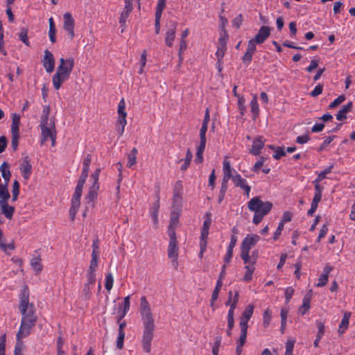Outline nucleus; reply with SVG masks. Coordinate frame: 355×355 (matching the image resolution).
<instances>
[{
    "label": "nucleus",
    "instance_id": "1",
    "mask_svg": "<svg viewBox=\"0 0 355 355\" xmlns=\"http://www.w3.org/2000/svg\"><path fill=\"white\" fill-rule=\"evenodd\" d=\"M19 308L21 313V320L16 337L17 340L20 341L31 334V329L35 327L37 320L35 306L29 302V292L26 287L21 291Z\"/></svg>",
    "mask_w": 355,
    "mask_h": 355
},
{
    "label": "nucleus",
    "instance_id": "2",
    "mask_svg": "<svg viewBox=\"0 0 355 355\" xmlns=\"http://www.w3.org/2000/svg\"><path fill=\"white\" fill-rule=\"evenodd\" d=\"M139 313L143 324L141 347L146 353L150 354L151 352L155 324L150 305L145 296H142L140 299Z\"/></svg>",
    "mask_w": 355,
    "mask_h": 355
},
{
    "label": "nucleus",
    "instance_id": "3",
    "mask_svg": "<svg viewBox=\"0 0 355 355\" xmlns=\"http://www.w3.org/2000/svg\"><path fill=\"white\" fill-rule=\"evenodd\" d=\"M60 64L58 67L56 73L53 75L52 82L55 89H59L63 82L68 80L69 75L73 68L74 62L73 59H60Z\"/></svg>",
    "mask_w": 355,
    "mask_h": 355
},
{
    "label": "nucleus",
    "instance_id": "4",
    "mask_svg": "<svg viewBox=\"0 0 355 355\" xmlns=\"http://www.w3.org/2000/svg\"><path fill=\"white\" fill-rule=\"evenodd\" d=\"M101 168H96L94 173L90 175V180L92 182V185L89 188L88 193L85 197L86 202L87 205L94 206V202L97 198L98 191L99 189V175Z\"/></svg>",
    "mask_w": 355,
    "mask_h": 355
},
{
    "label": "nucleus",
    "instance_id": "5",
    "mask_svg": "<svg viewBox=\"0 0 355 355\" xmlns=\"http://www.w3.org/2000/svg\"><path fill=\"white\" fill-rule=\"evenodd\" d=\"M248 207L251 211L268 214L272 207V204L268 201H262L259 197H254L248 202Z\"/></svg>",
    "mask_w": 355,
    "mask_h": 355
},
{
    "label": "nucleus",
    "instance_id": "6",
    "mask_svg": "<svg viewBox=\"0 0 355 355\" xmlns=\"http://www.w3.org/2000/svg\"><path fill=\"white\" fill-rule=\"evenodd\" d=\"M40 126L42 130L41 143L44 144L50 139L52 146H54L56 138L54 122L53 121H50L49 123H40Z\"/></svg>",
    "mask_w": 355,
    "mask_h": 355
},
{
    "label": "nucleus",
    "instance_id": "7",
    "mask_svg": "<svg viewBox=\"0 0 355 355\" xmlns=\"http://www.w3.org/2000/svg\"><path fill=\"white\" fill-rule=\"evenodd\" d=\"M125 100H124V98H121L118 105V109H117L119 117H118L117 124H116V131H117L118 134L119 135V136H121L123 134L124 130H125V126L127 124V121H126L127 113L125 111Z\"/></svg>",
    "mask_w": 355,
    "mask_h": 355
},
{
    "label": "nucleus",
    "instance_id": "8",
    "mask_svg": "<svg viewBox=\"0 0 355 355\" xmlns=\"http://www.w3.org/2000/svg\"><path fill=\"white\" fill-rule=\"evenodd\" d=\"M183 186L181 181L176 182L173 189L172 211L179 213L182 202Z\"/></svg>",
    "mask_w": 355,
    "mask_h": 355
},
{
    "label": "nucleus",
    "instance_id": "9",
    "mask_svg": "<svg viewBox=\"0 0 355 355\" xmlns=\"http://www.w3.org/2000/svg\"><path fill=\"white\" fill-rule=\"evenodd\" d=\"M170 241L168 246V257L171 259L174 266L178 267V241L175 232L171 231L170 236Z\"/></svg>",
    "mask_w": 355,
    "mask_h": 355
},
{
    "label": "nucleus",
    "instance_id": "10",
    "mask_svg": "<svg viewBox=\"0 0 355 355\" xmlns=\"http://www.w3.org/2000/svg\"><path fill=\"white\" fill-rule=\"evenodd\" d=\"M178 23L175 21L170 20L166 24L167 31L165 34V43L171 47L173 46V42L175 38V33Z\"/></svg>",
    "mask_w": 355,
    "mask_h": 355
},
{
    "label": "nucleus",
    "instance_id": "11",
    "mask_svg": "<svg viewBox=\"0 0 355 355\" xmlns=\"http://www.w3.org/2000/svg\"><path fill=\"white\" fill-rule=\"evenodd\" d=\"M259 240L260 237L257 234H248L241 243V252H250Z\"/></svg>",
    "mask_w": 355,
    "mask_h": 355
},
{
    "label": "nucleus",
    "instance_id": "12",
    "mask_svg": "<svg viewBox=\"0 0 355 355\" xmlns=\"http://www.w3.org/2000/svg\"><path fill=\"white\" fill-rule=\"evenodd\" d=\"M19 169L25 180L30 178L32 173V165L31 164V158L28 155L22 157L19 164Z\"/></svg>",
    "mask_w": 355,
    "mask_h": 355
},
{
    "label": "nucleus",
    "instance_id": "13",
    "mask_svg": "<svg viewBox=\"0 0 355 355\" xmlns=\"http://www.w3.org/2000/svg\"><path fill=\"white\" fill-rule=\"evenodd\" d=\"M63 19H64L63 28H64V31H66L68 33L70 38L73 39L75 35V34H74L75 21H74V19H73L71 14L69 12H65L63 15Z\"/></svg>",
    "mask_w": 355,
    "mask_h": 355
},
{
    "label": "nucleus",
    "instance_id": "14",
    "mask_svg": "<svg viewBox=\"0 0 355 355\" xmlns=\"http://www.w3.org/2000/svg\"><path fill=\"white\" fill-rule=\"evenodd\" d=\"M257 42L254 41L252 39L250 40L248 42L247 51L243 55L242 58V61L243 63L250 64L252 61V55L257 51Z\"/></svg>",
    "mask_w": 355,
    "mask_h": 355
},
{
    "label": "nucleus",
    "instance_id": "15",
    "mask_svg": "<svg viewBox=\"0 0 355 355\" xmlns=\"http://www.w3.org/2000/svg\"><path fill=\"white\" fill-rule=\"evenodd\" d=\"M43 66L47 73H51L55 67V60L53 54L48 50L44 51V56L42 60Z\"/></svg>",
    "mask_w": 355,
    "mask_h": 355
},
{
    "label": "nucleus",
    "instance_id": "16",
    "mask_svg": "<svg viewBox=\"0 0 355 355\" xmlns=\"http://www.w3.org/2000/svg\"><path fill=\"white\" fill-rule=\"evenodd\" d=\"M223 181L228 182L230 179L233 181L235 171L232 168L230 162L225 158L223 163Z\"/></svg>",
    "mask_w": 355,
    "mask_h": 355
},
{
    "label": "nucleus",
    "instance_id": "17",
    "mask_svg": "<svg viewBox=\"0 0 355 355\" xmlns=\"http://www.w3.org/2000/svg\"><path fill=\"white\" fill-rule=\"evenodd\" d=\"M270 28L268 26H263L259 30L258 33L252 39L257 44H263L270 35Z\"/></svg>",
    "mask_w": 355,
    "mask_h": 355
},
{
    "label": "nucleus",
    "instance_id": "18",
    "mask_svg": "<svg viewBox=\"0 0 355 355\" xmlns=\"http://www.w3.org/2000/svg\"><path fill=\"white\" fill-rule=\"evenodd\" d=\"M130 296L128 295L123 299V302L119 306L117 311V322L120 321L125 316L130 307Z\"/></svg>",
    "mask_w": 355,
    "mask_h": 355
},
{
    "label": "nucleus",
    "instance_id": "19",
    "mask_svg": "<svg viewBox=\"0 0 355 355\" xmlns=\"http://www.w3.org/2000/svg\"><path fill=\"white\" fill-rule=\"evenodd\" d=\"M253 311H254V306L252 304H249L247 306V307L243 312L242 315L240 318V322H239L240 327H248V322L252 315Z\"/></svg>",
    "mask_w": 355,
    "mask_h": 355
},
{
    "label": "nucleus",
    "instance_id": "20",
    "mask_svg": "<svg viewBox=\"0 0 355 355\" xmlns=\"http://www.w3.org/2000/svg\"><path fill=\"white\" fill-rule=\"evenodd\" d=\"M1 213L8 218L11 219L15 212V207L9 205L8 201L0 202Z\"/></svg>",
    "mask_w": 355,
    "mask_h": 355
},
{
    "label": "nucleus",
    "instance_id": "21",
    "mask_svg": "<svg viewBox=\"0 0 355 355\" xmlns=\"http://www.w3.org/2000/svg\"><path fill=\"white\" fill-rule=\"evenodd\" d=\"M264 146V141L261 137H257L254 141L250 152L253 155H257L259 154L261 149Z\"/></svg>",
    "mask_w": 355,
    "mask_h": 355
},
{
    "label": "nucleus",
    "instance_id": "22",
    "mask_svg": "<svg viewBox=\"0 0 355 355\" xmlns=\"http://www.w3.org/2000/svg\"><path fill=\"white\" fill-rule=\"evenodd\" d=\"M332 270V267L329 265L325 266L324 268V273L320 275L318 279V282L316 284L318 287H322L325 286L328 282L329 274Z\"/></svg>",
    "mask_w": 355,
    "mask_h": 355
},
{
    "label": "nucleus",
    "instance_id": "23",
    "mask_svg": "<svg viewBox=\"0 0 355 355\" xmlns=\"http://www.w3.org/2000/svg\"><path fill=\"white\" fill-rule=\"evenodd\" d=\"M132 10V6L125 5L124 8L121 13V17L119 19V24H121V27L122 28L121 32L124 31L126 19L129 17V15L130 14Z\"/></svg>",
    "mask_w": 355,
    "mask_h": 355
},
{
    "label": "nucleus",
    "instance_id": "24",
    "mask_svg": "<svg viewBox=\"0 0 355 355\" xmlns=\"http://www.w3.org/2000/svg\"><path fill=\"white\" fill-rule=\"evenodd\" d=\"M0 171L1 173L2 178L5 181L4 184L8 185V182L11 178V173L9 170V164L8 162H3V164L0 166Z\"/></svg>",
    "mask_w": 355,
    "mask_h": 355
},
{
    "label": "nucleus",
    "instance_id": "25",
    "mask_svg": "<svg viewBox=\"0 0 355 355\" xmlns=\"http://www.w3.org/2000/svg\"><path fill=\"white\" fill-rule=\"evenodd\" d=\"M211 223L210 217L207 218L203 223V227L201 231L200 241V242H207V236L209 234V229Z\"/></svg>",
    "mask_w": 355,
    "mask_h": 355
},
{
    "label": "nucleus",
    "instance_id": "26",
    "mask_svg": "<svg viewBox=\"0 0 355 355\" xmlns=\"http://www.w3.org/2000/svg\"><path fill=\"white\" fill-rule=\"evenodd\" d=\"M352 109V103L349 102L347 104L344 105L342 109L336 114V119L338 121H343L346 119L347 113L349 112Z\"/></svg>",
    "mask_w": 355,
    "mask_h": 355
},
{
    "label": "nucleus",
    "instance_id": "27",
    "mask_svg": "<svg viewBox=\"0 0 355 355\" xmlns=\"http://www.w3.org/2000/svg\"><path fill=\"white\" fill-rule=\"evenodd\" d=\"M350 316L351 313L349 312H345L344 313V316L341 320V322L338 328V333L340 334H343L345 332V331L347 329Z\"/></svg>",
    "mask_w": 355,
    "mask_h": 355
},
{
    "label": "nucleus",
    "instance_id": "28",
    "mask_svg": "<svg viewBox=\"0 0 355 355\" xmlns=\"http://www.w3.org/2000/svg\"><path fill=\"white\" fill-rule=\"evenodd\" d=\"M20 116L17 114H13L12 116L11 132L19 133Z\"/></svg>",
    "mask_w": 355,
    "mask_h": 355
},
{
    "label": "nucleus",
    "instance_id": "29",
    "mask_svg": "<svg viewBox=\"0 0 355 355\" xmlns=\"http://www.w3.org/2000/svg\"><path fill=\"white\" fill-rule=\"evenodd\" d=\"M31 265L33 270L37 274L42 270V264L40 256L33 257L31 260Z\"/></svg>",
    "mask_w": 355,
    "mask_h": 355
},
{
    "label": "nucleus",
    "instance_id": "30",
    "mask_svg": "<svg viewBox=\"0 0 355 355\" xmlns=\"http://www.w3.org/2000/svg\"><path fill=\"white\" fill-rule=\"evenodd\" d=\"M10 198L8 189V184H3L0 185V202L8 201Z\"/></svg>",
    "mask_w": 355,
    "mask_h": 355
},
{
    "label": "nucleus",
    "instance_id": "31",
    "mask_svg": "<svg viewBox=\"0 0 355 355\" xmlns=\"http://www.w3.org/2000/svg\"><path fill=\"white\" fill-rule=\"evenodd\" d=\"M232 182L236 187H240L241 189H243L248 185L246 180L243 178L237 172H235Z\"/></svg>",
    "mask_w": 355,
    "mask_h": 355
},
{
    "label": "nucleus",
    "instance_id": "32",
    "mask_svg": "<svg viewBox=\"0 0 355 355\" xmlns=\"http://www.w3.org/2000/svg\"><path fill=\"white\" fill-rule=\"evenodd\" d=\"M178 214L179 213L177 212L173 213V211H172L171 221L168 230V236H170L171 231L173 232H175V229L178 223Z\"/></svg>",
    "mask_w": 355,
    "mask_h": 355
},
{
    "label": "nucleus",
    "instance_id": "33",
    "mask_svg": "<svg viewBox=\"0 0 355 355\" xmlns=\"http://www.w3.org/2000/svg\"><path fill=\"white\" fill-rule=\"evenodd\" d=\"M241 257L245 263L253 266L257 261V257H250V252H241Z\"/></svg>",
    "mask_w": 355,
    "mask_h": 355
},
{
    "label": "nucleus",
    "instance_id": "34",
    "mask_svg": "<svg viewBox=\"0 0 355 355\" xmlns=\"http://www.w3.org/2000/svg\"><path fill=\"white\" fill-rule=\"evenodd\" d=\"M80 202L76 199H71V206L69 209V214L72 220H74L76 213L79 209Z\"/></svg>",
    "mask_w": 355,
    "mask_h": 355
},
{
    "label": "nucleus",
    "instance_id": "35",
    "mask_svg": "<svg viewBox=\"0 0 355 355\" xmlns=\"http://www.w3.org/2000/svg\"><path fill=\"white\" fill-rule=\"evenodd\" d=\"M223 286V282L220 280H217L216 287L212 293L211 295V306H214V302L218 299L219 292L221 289V287Z\"/></svg>",
    "mask_w": 355,
    "mask_h": 355
},
{
    "label": "nucleus",
    "instance_id": "36",
    "mask_svg": "<svg viewBox=\"0 0 355 355\" xmlns=\"http://www.w3.org/2000/svg\"><path fill=\"white\" fill-rule=\"evenodd\" d=\"M310 309V297L305 296L303 298L302 306L298 309V313L301 315H304Z\"/></svg>",
    "mask_w": 355,
    "mask_h": 355
},
{
    "label": "nucleus",
    "instance_id": "37",
    "mask_svg": "<svg viewBox=\"0 0 355 355\" xmlns=\"http://www.w3.org/2000/svg\"><path fill=\"white\" fill-rule=\"evenodd\" d=\"M137 150L136 148H133L131 152L128 155L127 166L131 167L136 164Z\"/></svg>",
    "mask_w": 355,
    "mask_h": 355
},
{
    "label": "nucleus",
    "instance_id": "38",
    "mask_svg": "<svg viewBox=\"0 0 355 355\" xmlns=\"http://www.w3.org/2000/svg\"><path fill=\"white\" fill-rule=\"evenodd\" d=\"M250 107H251V112L253 114V118L255 119L258 115L259 112V104L257 102V97L256 96H254L252 100L250 102Z\"/></svg>",
    "mask_w": 355,
    "mask_h": 355
},
{
    "label": "nucleus",
    "instance_id": "39",
    "mask_svg": "<svg viewBox=\"0 0 355 355\" xmlns=\"http://www.w3.org/2000/svg\"><path fill=\"white\" fill-rule=\"evenodd\" d=\"M206 144L200 143L197 148L196 157L195 161L198 163H201L203 161L202 154L205 149Z\"/></svg>",
    "mask_w": 355,
    "mask_h": 355
},
{
    "label": "nucleus",
    "instance_id": "40",
    "mask_svg": "<svg viewBox=\"0 0 355 355\" xmlns=\"http://www.w3.org/2000/svg\"><path fill=\"white\" fill-rule=\"evenodd\" d=\"M245 272L243 277V280L245 282H250L252 279V274L254 270V268L251 265H247L245 266Z\"/></svg>",
    "mask_w": 355,
    "mask_h": 355
},
{
    "label": "nucleus",
    "instance_id": "41",
    "mask_svg": "<svg viewBox=\"0 0 355 355\" xmlns=\"http://www.w3.org/2000/svg\"><path fill=\"white\" fill-rule=\"evenodd\" d=\"M239 292L236 291L234 295V300H233L232 302L229 304L230 307L228 311L227 315H234V310L236 307V304L239 302Z\"/></svg>",
    "mask_w": 355,
    "mask_h": 355
},
{
    "label": "nucleus",
    "instance_id": "42",
    "mask_svg": "<svg viewBox=\"0 0 355 355\" xmlns=\"http://www.w3.org/2000/svg\"><path fill=\"white\" fill-rule=\"evenodd\" d=\"M240 329H241V335H240L239 339L237 342V345H239V347H243L246 341L248 327H240Z\"/></svg>",
    "mask_w": 355,
    "mask_h": 355
},
{
    "label": "nucleus",
    "instance_id": "43",
    "mask_svg": "<svg viewBox=\"0 0 355 355\" xmlns=\"http://www.w3.org/2000/svg\"><path fill=\"white\" fill-rule=\"evenodd\" d=\"M192 157H193L192 153L191 152L190 149H188L187 151L186 157L184 159V163L182 164V165L180 167V169L182 171H185L189 167V166L190 165L191 161L192 159Z\"/></svg>",
    "mask_w": 355,
    "mask_h": 355
},
{
    "label": "nucleus",
    "instance_id": "44",
    "mask_svg": "<svg viewBox=\"0 0 355 355\" xmlns=\"http://www.w3.org/2000/svg\"><path fill=\"white\" fill-rule=\"evenodd\" d=\"M333 167V165H331L323 171H321L318 174V177L315 178V180L313 181V182H320L324 178H326V175L331 172Z\"/></svg>",
    "mask_w": 355,
    "mask_h": 355
},
{
    "label": "nucleus",
    "instance_id": "45",
    "mask_svg": "<svg viewBox=\"0 0 355 355\" xmlns=\"http://www.w3.org/2000/svg\"><path fill=\"white\" fill-rule=\"evenodd\" d=\"M84 183H81L78 182V184L76 187L74 193L73 195L72 199H76L78 200H80V197L83 192V189L84 187Z\"/></svg>",
    "mask_w": 355,
    "mask_h": 355
},
{
    "label": "nucleus",
    "instance_id": "46",
    "mask_svg": "<svg viewBox=\"0 0 355 355\" xmlns=\"http://www.w3.org/2000/svg\"><path fill=\"white\" fill-rule=\"evenodd\" d=\"M227 49V46L222 45H218L217 51L216 53V55L218 58V63L220 65L222 62V59L224 57L225 52Z\"/></svg>",
    "mask_w": 355,
    "mask_h": 355
},
{
    "label": "nucleus",
    "instance_id": "47",
    "mask_svg": "<svg viewBox=\"0 0 355 355\" xmlns=\"http://www.w3.org/2000/svg\"><path fill=\"white\" fill-rule=\"evenodd\" d=\"M159 203L158 202L153 204L152 208L150 209V216L153 218V221L155 223H157L158 221V211H159Z\"/></svg>",
    "mask_w": 355,
    "mask_h": 355
},
{
    "label": "nucleus",
    "instance_id": "48",
    "mask_svg": "<svg viewBox=\"0 0 355 355\" xmlns=\"http://www.w3.org/2000/svg\"><path fill=\"white\" fill-rule=\"evenodd\" d=\"M19 183L17 180H15L12 189V200L16 201L19 193Z\"/></svg>",
    "mask_w": 355,
    "mask_h": 355
},
{
    "label": "nucleus",
    "instance_id": "49",
    "mask_svg": "<svg viewBox=\"0 0 355 355\" xmlns=\"http://www.w3.org/2000/svg\"><path fill=\"white\" fill-rule=\"evenodd\" d=\"M89 165H83V169H82V173H81V175L80 176V178L78 180V182H81V183H85L86 182V180L87 178V176H88V173H89Z\"/></svg>",
    "mask_w": 355,
    "mask_h": 355
},
{
    "label": "nucleus",
    "instance_id": "50",
    "mask_svg": "<svg viewBox=\"0 0 355 355\" xmlns=\"http://www.w3.org/2000/svg\"><path fill=\"white\" fill-rule=\"evenodd\" d=\"M28 31L25 28H22L19 33V40L24 43L26 46H29V42L28 39Z\"/></svg>",
    "mask_w": 355,
    "mask_h": 355
},
{
    "label": "nucleus",
    "instance_id": "51",
    "mask_svg": "<svg viewBox=\"0 0 355 355\" xmlns=\"http://www.w3.org/2000/svg\"><path fill=\"white\" fill-rule=\"evenodd\" d=\"M208 124L202 123L201 128L200 130V143L206 144V132L207 130Z\"/></svg>",
    "mask_w": 355,
    "mask_h": 355
},
{
    "label": "nucleus",
    "instance_id": "52",
    "mask_svg": "<svg viewBox=\"0 0 355 355\" xmlns=\"http://www.w3.org/2000/svg\"><path fill=\"white\" fill-rule=\"evenodd\" d=\"M98 267V256H92V260L87 272L96 273Z\"/></svg>",
    "mask_w": 355,
    "mask_h": 355
},
{
    "label": "nucleus",
    "instance_id": "53",
    "mask_svg": "<svg viewBox=\"0 0 355 355\" xmlns=\"http://www.w3.org/2000/svg\"><path fill=\"white\" fill-rule=\"evenodd\" d=\"M50 113V108L49 106H44L42 111V114L41 116V123H49L51 119H49V115Z\"/></svg>",
    "mask_w": 355,
    "mask_h": 355
},
{
    "label": "nucleus",
    "instance_id": "54",
    "mask_svg": "<svg viewBox=\"0 0 355 355\" xmlns=\"http://www.w3.org/2000/svg\"><path fill=\"white\" fill-rule=\"evenodd\" d=\"M271 315H272V312L268 309H267L264 311V313L263 315V324L264 327H267L269 325L270 320H271Z\"/></svg>",
    "mask_w": 355,
    "mask_h": 355
},
{
    "label": "nucleus",
    "instance_id": "55",
    "mask_svg": "<svg viewBox=\"0 0 355 355\" xmlns=\"http://www.w3.org/2000/svg\"><path fill=\"white\" fill-rule=\"evenodd\" d=\"M0 52L6 55L7 52L4 49V40H3V28L1 22L0 21Z\"/></svg>",
    "mask_w": 355,
    "mask_h": 355
},
{
    "label": "nucleus",
    "instance_id": "56",
    "mask_svg": "<svg viewBox=\"0 0 355 355\" xmlns=\"http://www.w3.org/2000/svg\"><path fill=\"white\" fill-rule=\"evenodd\" d=\"M146 60H147V53H146V51L144 50L141 55V58H140V61H139L141 67L138 71L139 73L141 74L144 72V67H145V65L146 64Z\"/></svg>",
    "mask_w": 355,
    "mask_h": 355
},
{
    "label": "nucleus",
    "instance_id": "57",
    "mask_svg": "<svg viewBox=\"0 0 355 355\" xmlns=\"http://www.w3.org/2000/svg\"><path fill=\"white\" fill-rule=\"evenodd\" d=\"M114 279L111 273H109L105 277V286L107 291H110L113 286Z\"/></svg>",
    "mask_w": 355,
    "mask_h": 355
},
{
    "label": "nucleus",
    "instance_id": "58",
    "mask_svg": "<svg viewBox=\"0 0 355 355\" xmlns=\"http://www.w3.org/2000/svg\"><path fill=\"white\" fill-rule=\"evenodd\" d=\"M19 139V133H12L11 146L14 150L17 149Z\"/></svg>",
    "mask_w": 355,
    "mask_h": 355
},
{
    "label": "nucleus",
    "instance_id": "59",
    "mask_svg": "<svg viewBox=\"0 0 355 355\" xmlns=\"http://www.w3.org/2000/svg\"><path fill=\"white\" fill-rule=\"evenodd\" d=\"M345 100V96L343 95L339 96L337 98H336L332 103H331L329 105L330 109H333L340 103H342Z\"/></svg>",
    "mask_w": 355,
    "mask_h": 355
},
{
    "label": "nucleus",
    "instance_id": "60",
    "mask_svg": "<svg viewBox=\"0 0 355 355\" xmlns=\"http://www.w3.org/2000/svg\"><path fill=\"white\" fill-rule=\"evenodd\" d=\"M87 282L85 283L88 285L94 286L96 282V273L87 272Z\"/></svg>",
    "mask_w": 355,
    "mask_h": 355
},
{
    "label": "nucleus",
    "instance_id": "61",
    "mask_svg": "<svg viewBox=\"0 0 355 355\" xmlns=\"http://www.w3.org/2000/svg\"><path fill=\"white\" fill-rule=\"evenodd\" d=\"M286 155L284 150L282 147H277L275 148V155H273V157L275 159H280L282 156H284Z\"/></svg>",
    "mask_w": 355,
    "mask_h": 355
},
{
    "label": "nucleus",
    "instance_id": "62",
    "mask_svg": "<svg viewBox=\"0 0 355 355\" xmlns=\"http://www.w3.org/2000/svg\"><path fill=\"white\" fill-rule=\"evenodd\" d=\"M125 338V334L119 333L116 340V347L121 349L123 347V341Z\"/></svg>",
    "mask_w": 355,
    "mask_h": 355
},
{
    "label": "nucleus",
    "instance_id": "63",
    "mask_svg": "<svg viewBox=\"0 0 355 355\" xmlns=\"http://www.w3.org/2000/svg\"><path fill=\"white\" fill-rule=\"evenodd\" d=\"M323 86L322 85H318L315 86V87L313 89V90L311 92V96L313 97H316L318 95L321 94L322 92Z\"/></svg>",
    "mask_w": 355,
    "mask_h": 355
},
{
    "label": "nucleus",
    "instance_id": "64",
    "mask_svg": "<svg viewBox=\"0 0 355 355\" xmlns=\"http://www.w3.org/2000/svg\"><path fill=\"white\" fill-rule=\"evenodd\" d=\"M93 286H94L85 284L83 292L85 299L89 298V297L91 295V291H92Z\"/></svg>",
    "mask_w": 355,
    "mask_h": 355
}]
</instances>
